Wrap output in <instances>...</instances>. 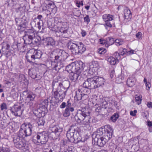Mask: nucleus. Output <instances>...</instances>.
Here are the masks:
<instances>
[{"label": "nucleus", "mask_w": 152, "mask_h": 152, "mask_svg": "<svg viewBox=\"0 0 152 152\" xmlns=\"http://www.w3.org/2000/svg\"><path fill=\"white\" fill-rule=\"evenodd\" d=\"M16 135L22 138L27 137L24 130V129L21 127V126H20V129L18 133V134Z\"/></svg>", "instance_id": "25"}, {"label": "nucleus", "mask_w": 152, "mask_h": 152, "mask_svg": "<svg viewBox=\"0 0 152 152\" xmlns=\"http://www.w3.org/2000/svg\"><path fill=\"white\" fill-rule=\"evenodd\" d=\"M136 37L138 39H142V34L141 32H138L136 35Z\"/></svg>", "instance_id": "51"}, {"label": "nucleus", "mask_w": 152, "mask_h": 152, "mask_svg": "<svg viewBox=\"0 0 152 152\" xmlns=\"http://www.w3.org/2000/svg\"><path fill=\"white\" fill-rule=\"evenodd\" d=\"M99 42H100V43L101 44H106V43H107V39L106 40L102 39H99Z\"/></svg>", "instance_id": "52"}, {"label": "nucleus", "mask_w": 152, "mask_h": 152, "mask_svg": "<svg viewBox=\"0 0 152 152\" xmlns=\"http://www.w3.org/2000/svg\"><path fill=\"white\" fill-rule=\"evenodd\" d=\"M16 24L17 25L19 26L18 28V30H20L22 31V30L21 29L20 24L21 23V18L20 19L18 18H16L15 19Z\"/></svg>", "instance_id": "38"}, {"label": "nucleus", "mask_w": 152, "mask_h": 152, "mask_svg": "<svg viewBox=\"0 0 152 152\" xmlns=\"http://www.w3.org/2000/svg\"><path fill=\"white\" fill-rule=\"evenodd\" d=\"M105 22V24L104 25L105 26H107L110 28L112 27V25L110 23V21H107Z\"/></svg>", "instance_id": "54"}, {"label": "nucleus", "mask_w": 152, "mask_h": 152, "mask_svg": "<svg viewBox=\"0 0 152 152\" xmlns=\"http://www.w3.org/2000/svg\"><path fill=\"white\" fill-rule=\"evenodd\" d=\"M48 7L49 8L50 11H51L53 13L56 12V8L54 4L51 3H49L48 4Z\"/></svg>", "instance_id": "32"}, {"label": "nucleus", "mask_w": 152, "mask_h": 152, "mask_svg": "<svg viewBox=\"0 0 152 152\" xmlns=\"http://www.w3.org/2000/svg\"><path fill=\"white\" fill-rule=\"evenodd\" d=\"M135 79L132 77H129L127 80V84L129 87H132L135 84Z\"/></svg>", "instance_id": "22"}, {"label": "nucleus", "mask_w": 152, "mask_h": 152, "mask_svg": "<svg viewBox=\"0 0 152 152\" xmlns=\"http://www.w3.org/2000/svg\"><path fill=\"white\" fill-rule=\"evenodd\" d=\"M38 111L39 113L41 114L42 116H44L47 113L48 111L47 107L39 104Z\"/></svg>", "instance_id": "18"}, {"label": "nucleus", "mask_w": 152, "mask_h": 152, "mask_svg": "<svg viewBox=\"0 0 152 152\" xmlns=\"http://www.w3.org/2000/svg\"><path fill=\"white\" fill-rule=\"evenodd\" d=\"M106 52V50L104 48H99L97 51V53L99 54H104Z\"/></svg>", "instance_id": "48"}, {"label": "nucleus", "mask_w": 152, "mask_h": 152, "mask_svg": "<svg viewBox=\"0 0 152 152\" xmlns=\"http://www.w3.org/2000/svg\"><path fill=\"white\" fill-rule=\"evenodd\" d=\"M77 132L75 131V129L73 127L71 126L69 130L67 131L66 134V137L69 140H72L73 137L77 134Z\"/></svg>", "instance_id": "13"}, {"label": "nucleus", "mask_w": 152, "mask_h": 152, "mask_svg": "<svg viewBox=\"0 0 152 152\" xmlns=\"http://www.w3.org/2000/svg\"><path fill=\"white\" fill-rule=\"evenodd\" d=\"M21 127L24 129L27 137L31 135L33 126L30 123L28 124H23L21 125Z\"/></svg>", "instance_id": "12"}, {"label": "nucleus", "mask_w": 152, "mask_h": 152, "mask_svg": "<svg viewBox=\"0 0 152 152\" xmlns=\"http://www.w3.org/2000/svg\"><path fill=\"white\" fill-rule=\"evenodd\" d=\"M142 96H138L137 95L135 96V98L136 102L139 105L141 103L142 100Z\"/></svg>", "instance_id": "42"}, {"label": "nucleus", "mask_w": 152, "mask_h": 152, "mask_svg": "<svg viewBox=\"0 0 152 152\" xmlns=\"http://www.w3.org/2000/svg\"><path fill=\"white\" fill-rule=\"evenodd\" d=\"M66 107V103L65 102H63L60 105V107L61 108L63 109Z\"/></svg>", "instance_id": "56"}, {"label": "nucleus", "mask_w": 152, "mask_h": 152, "mask_svg": "<svg viewBox=\"0 0 152 152\" xmlns=\"http://www.w3.org/2000/svg\"><path fill=\"white\" fill-rule=\"evenodd\" d=\"M0 108L1 111H5L7 109V104L4 102L3 103L0 105Z\"/></svg>", "instance_id": "45"}, {"label": "nucleus", "mask_w": 152, "mask_h": 152, "mask_svg": "<svg viewBox=\"0 0 152 152\" xmlns=\"http://www.w3.org/2000/svg\"><path fill=\"white\" fill-rule=\"evenodd\" d=\"M84 97L80 92V89H78L77 91H76V95L75 98H76L77 100H80L82 99L84 100L86 98V97Z\"/></svg>", "instance_id": "21"}, {"label": "nucleus", "mask_w": 152, "mask_h": 152, "mask_svg": "<svg viewBox=\"0 0 152 152\" xmlns=\"http://www.w3.org/2000/svg\"><path fill=\"white\" fill-rule=\"evenodd\" d=\"M48 139V133L45 131H43L37 133L34 137L33 141L34 143L38 145L44 144L47 142Z\"/></svg>", "instance_id": "6"}, {"label": "nucleus", "mask_w": 152, "mask_h": 152, "mask_svg": "<svg viewBox=\"0 0 152 152\" xmlns=\"http://www.w3.org/2000/svg\"><path fill=\"white\" fill-rule=\"evenodd\" d=\"M115 75L114 71V70H113L110 73V76L111 78H112L114 77Z\"/></svg>", "instance_id": "62"}, {"label": "nucleus", "mask_w": 152, "mask_h": 152, "mask_svg": "<svg viewBox=\"0 0 152 152\" xmlns=\"http://www.w3.org/2000/svg\"><path fill=\"white\" fill-rule=\"evenodd\" d=\"M30 25L31 26V28L34 29V28H36L37 27V23L34 20H31L30 23Z\"/></svg>", "instance_id": "49"}, {"label": "nucleus", "mask_w": 152, "mask_h": 152, "mask_svg": "<svg viewBox=\"0 0 152 152\" xmlns=\"http://www.w3.org/2000/svg\"><path fill=\"white\" fill-rule=\"evenodd\" d=\"M68 57V54L65 51L59 49L54 50L50 55V57L54 59L52 62V68L58 71L65 65V59Z\"/></svg>", "instance_id": "2"}, {"label": "nucleus", "mask_w": 152, "mask_h": 152, "mask_svg": "<svg viewBox=\"0 0 152 152\" xmlns=\"http://www.w3.org/2000/svg\"><path fill=\"white\" fill-rule=\"evenodd\" d=\"M88 88H85L83 87V88L81 89H80V92L82 94L85 96H86L90 92V90Z\"/></svg>", "instance_id": "28"}, {"label": "nucleus", "mask_w": 152, "mask_h": 152, "mask_svg": "<svg viewBox=\"0 0 152 152\" xmlns=\"http://www.w3.org/2000/svg\"><path fill=\"white\" fill-rule=\"evenodd\" d=\"M23 106L20 104H15L10 109L12 113L15 116H20L22 115L23 109Z\"/></svg>", "instance_id": "10"}, {"label": "nucleus", "mask_w": 152, "mask_h": 152, "mask_svg": "<svg viewBox=\"0 0 152 152\" xmlns=\"http://www.w3.org/2000/svg\"><path fill=\"white\" fill-rule=\"evenodd\" d=\"M50 130L52 132H54L56 133L57 135H59L62 131L63 129L58 126L57 127L56 126H54L52 127H51Z\"/></svg>", "instance_id": "19"}, {"label": "nucleus", "mask_w": 152, "mask_h": 152, "mask_svg": "<svg viewBox=\"0 0 152 152\" xmlns=\"http://www.w3.org/2000/svg\"><path fill=\"white\" fill-rule=\"evenodd\" d=\"M16 75H17L18 76L19 75V80L21 82H27V80L26 79L25 75L23 74H16L15 73Z\"/></svg>", "instance_id": "34"}, {"label": "nucleus", "mask_w": 152, "mask_h": 152, "mask_svg": "<svg viewBox=\"0 0 152 152\" xmlns=\"http://www.w3.org/2000/svg\"><path fill=\"white\" fill-rule=\"evenodd\" d=\"M26 34L31 35L33 37H35L34 29L31 28V29H28L26 31Z\"/></svg>", "instance_id": "36"}, {"label": "nucleus", "mask_w": 152, "mask_h": 152, "mask_svg": "<svg viewBox=\"0 0 152 152\" xmlns=\"http://www.w3.org/2000/svg\"><path fill=\"white\" fill-rule=\"evenodd\" d=\"M90 83H91V81L90 80V78H88L83 83V87L85 88H88L90 89H91L90 86L91 85H90Z\"/></svg>", "instance_id": "33"}, {"label": "nucleus", "mask_w": 152, "mask_h": 152, "mask_svg": "<svg viewBox=\"0 0 152 152\" xmlns=\"http://www.w3.org/2000/svg\"><path fill=\"white\" fill-rule=\"evenodd\" d=\"M84 21L85 22L87 23H88L90 22V19L89 18V17L88 15H87L84 18Z\"/></svg>", "instance_id": "50"}, {"label": "nucleus", "mask_w": 152, "mask_h": 152, "mask_svg": "<svg viewBox=\"0 0 152 152\" xmlns=\"http://www.w3.org/2000/svg\"><path fill=\"white\" fill-rule=\"evenodd\" d=\"M57 18L51 20H48V28L51 30L56 31L57 36L59 37H66L67 34V30L69 27L66 22H61V26H57L55 25L54 23H53L54 21L55 22L57 20Z\"/></svg>", "instance_id": "4"}, {"label": "nucleus", "mask_w": 152, "mask_h": 152, "mask_svg": "<svg viewBox=\"0 0 152 152\" xmlns=\"http://www.w3.org/2000/svg\"><path fill=\"white\" fill-rule=\"evenodd\" d=\"M115 42L116 43V45L117 46H120L122 45L124 43L123 40L120 39H117L115 40Z\"/></svg>", "instance_id": "46"}, {"label": "nucleus", "mask_w": 152, "mask_h": 152, "mask_svg": "<svg viewBox=\"0 0 152 152\" xmlns=\"http://www.w3.org/2000/svg\"><path fill=\"white\" fill-rule=\"evenodd\" d=\"M70 100H69L66 104V107H69L71 106V103L70 102Z\"/></svg>", "instance_id": "60"}, {"label": "nucleus", "mask_w": 152, "mask_h": 152, "mask_svg": "<svg viewBox=\"0 0 152 152\" xmlns=\"http://www.w3.org/2000/svg\"><path fill=\"white\" fill-rule=\"evenodd\" d=\"M107 43L105 44V47L108 48L109 46L112 45L115 42L114 39L112 37H108L107 38Z\"/></svg>", "instance_id": "30"}, {"label": "nucleus", "mask_w": 152, "mask_h": 152, "mask_svg": "<svg viewBox=\"0 0 152 152\" xmlns=\"http://www.w3.org/2000/svg\"><path fill=\"white\" fill-rule=\"evenodd\" d=\"M95 77L90 78V80L91 81V89H94L97 88V86L96 85L95 81Z\"/></svg>", "instance_id": "26"}, {"label": "nucleus", "mask_w": 152, "mask_h": 152, "mask_svg": "<svg viewBox=\"0 0 152 152\" xmlns=\"http://www.w3.org/2000/svg\"><path fill=\"white\" fill-rule=\"evenodd\" d=\"M90 118L88 119V118H85L83 120H82L79 122H80L82 124L84 125H88L90 124Z\"/></svg>", "instance_id": "39"}, {"label": "nucleus", "mask_w": 152, "mask_h": 152, "mask_svg": "<svg viewBox=\"0 0 152 152\" xmlns=\"http://www.w3.org/2000/svg\"><path fill=\"white\" fill-rule=\"evenodd\" d=\"M66 70L70 73L76 72L75 63H72L66 66Z\"/></svg>", "instance_id": "17"}, {"label": "nucleus", "mask_w": 152, "mask_h": 152, "mask_svg": "<svg viewBox=\"0 0 152 152\" xmlns=\"http://www.w3.org/2000/svg\"><path fill=\"white\" fill-rule=\"evenodd\" d=\"M113 55L115 56L117 59L120 58V54L117 52H115L113 54Z\"/></svg>", "instance_id": "53"}, {"label": "nucleus", "mask_w": 152, "mask_h": 152, "mask_svg": "<svg viewBox=\"0 0 152 152\" xmlns=\"http://www.w3.org/2000/svg\"><path fill=\"white\" fill-rule=\"evenodd\" d=\"M11 52L10 51H9L6 54V56L7 57H8L10 56H11Z\"/></svg>", "instance_id": "64"}, {"label": "nucleus", "mask_w": 152, "mask_h": 152, "mask_svg": "<svg viewBox=\"0 0 152 152\" xmlns=\"http://www.w3.org/2000/svg\"><path fill=\"white\" fill-rule=\"evenodd\" d=\"M146 86V89L147 90H149L151 86V84L150 83L148 82L145 83Z\"/></svg>", "instance_id": "57"}, {"label": "nucleus", "mask_w": 152, "mask_h": 152, "mask_svg": "<svg viewBox=\"0 0 152 152\" xmlns=\"http://www.w3.org/2000/svg\"><path fill=\"white\" fill-rule=\"evenodd\" d=\"M36 96V95L35 94L31 93L28 95L27 98L30 101H33Z\"/></svg>", "instance_id": "40"}, {"label": "nucleus", "mask_w": 152, "mask_h": 152, "mask_svg": "<svg viewBox=\"0 0 152 152\" xmlns=\"http://www.w3.org/2000/svg\"><path fill=\"white\" fill-rule=\"evenodd\" d=\"M48 103L49 101L48 99H42L40 101L39 104L48 107Z\"/></svg>", "instance_id": "37"}, {"label": "nucleus", "mask_w": 152, "mask_h": 152, "mask_svg": "<svg viewBox=\"0 0 152 152\" xmlns=\"http://www.w3.org/2000/svg\"><path fill=\"white\" fill-rule=\"evenodd\" d=\"M119 50L120 54L121 55H123L126 53H127V49H126L122 48H120Z\"/></svg>", "instance_id": "47"}, {"label": "nucleus", "mask_w": 152, "mask_h": 152, "mask_svg": "<svg viewBox=\"0 0 152 152\" xmlns=\"http://www.w3.org/2000/svg\"><path fill=\"white\" fill-rule=\"evenodd\" d=\"M81 34L82 35V37H84L86 35V33L85 31L82 30L81 32Z\"/></svg>", "instance_id": "61"}, {"label": "nucleus", "mask_w": 152, "mask_h": 152, "mask_svg": "<svg viewBox=\"0 0 152 152\" xmlns=\"http://www.w3.org/2000/svg\"><path fill=\"white\" fill-rule=\"evenodd\" d=\"M70 113L68 108L66 107L63 113V116L64 117H68L70 115Z\"/></svg>", "instance_id": "43"}, {"label": "nucleus", "mask_w": 152, "mask_h": 152, "mask_svg": "<svg viewBox=\"0 0 152 152\" xmlns=\"http://www.w3.org/2000/svg\"><path fill=\"white\" fill-rule=\"evenodd\" d=\"M107 61L112 65H114L116 63V59L112 56L108 58Z\"/></svg>", "instance_id": "35"}, {"label": "nucleus", "mask_w": 152, "mask_h": 152, "mask_svg": "<svg viewBox=\"0 0 152 152\" xmlns=\"http://www.w3.org/2000/svg\"><path fill=\"white\" fill-rule=\"evenodd\" d=\"M113 130L109 125L104 126V129L100 128L96 132L92 135V138L97 142V145L100 147L103 146L112 137Z\"/></svg>", "instance_id": "1"}, {"label": "nucleus", "mask_w": 152, "mask_h": 152, "mask_svg": "<svg viewBox=\"0 0 152 152\" xmlns=\"http://www.w3.org/2000/svg\"><path fill=\"white\" fill-rule=\"evenodd\" d=\"M147 106L149 108H152V102H148Z\"/></svg>", "instance_id": "63"}, {"label": "nucleus", "mask_w": 152, "mask_h": 152, "mask_svg": "<svg viewBox=\"0 0 152 152\" xmlns=\"http://www.w3.org/2000/svg\"><path fill=\"white\" fill-rule=\"evenodd\" d=\"M4 124V122L3 121L2 122H1L0 124V128L2 129H4L7 126L6 125Z\"/></svg>", "instance_id": "55"}, {"label": "nucleus", "mask_w": 152, "mask_h": 152, "mask_svg": "<svg viewBox=\"0 0 152 152\" xmlns=\"http://www.w3.org/2000/svg\"><path fill=\"white\" fill-rule=\"evenodd\" d=\"M21 28H25L28 25V19L25 16H23L21 18Z\"/></svg>", "instance_id": "20"}, {"label": "nucleus", "mask_w": 152, "mask_h": 152, "mask_svg": "<svg viewBox=\"0 0 152 152\" xmlns=\"http://www.w3.org/2000/svg\"><path fill=\"white\" fill-rule=\"evenodd\" d=\"M107 104V102L105 101H103V102H102V106L103 107H106V105Z\"/></svg>", "instance_id": "59"}, {"label": "nucleus", "mask_w": 152, "mask_h": 152, "mask_svg": "<svg viewBox=\"0 0 152 152\" xmlns=\"http://www.w3.org/2000/svg\"><path fill=\"white\" fill-rule=\"evenodd\" d=\"M77 134L78 136H77V134H75V135L72 139V140L71 141H72L75 143H77L80 142V144H81V142L82 141L81 140V137L79 136V134L78 133H77Z\"/></svg>", "instance_id": "27"}, {"label": "nucleus", "mask_w": 152, "mask_h": 152, "mask_svg": "<svg viewBox=\"0 0 152 152\" xmlns=\"http://www.w3.org/2000/svg\"><path fill=\"white\" fill-rule=\"evenodd\" d=\"M118 114L115 113L111 117L110 119L113 122H115L118 118Z\"/></svg>", "instance_id": "44"}, {"label": "nucleus", "mask_w": 152, "mask_h": 152, "mask_svg": "<svg viewBox=\"0 0 152 152\" xmlns=\"http://www.w3.org/2000/svg\"><path fill=\"white\" fill-rule=\"evenodd\" d=\"M80 145H81V147H83V148H82L83 151H87L89 150V147L87 145L86 141H81Z\"/></svg>", "instance_id": "31"}, {"label": "nucleus", "mask_w": 152, "mask_h": 152, "mask_svg": "<svg viewBox=\"0 0 152 152\" xmlns=\"http://www.w3.org/2000/svg\"><path fill=\"white\" fill-rule=\"evenodd\" d=\"M76 72L80 73L84 69L83 68L84 64L81 61H78L75 63Z\"/></svg>", "instance_id": "14"}, {"label": "nucleus", "mask_w": 152, "mask_h": 152, "mask_svg": "<svg viewBox=\"0 0 152 152\" xmlns=\"http://www.w3.org/2000/svg\"><path fill=\"white\" fill-rule=\"evenodd\" d=\"M13 141L15 146L17 148L23 149L26 145L25 140L18 136H14Z\"/></svg>", "instance_id": "8"}, {"label": "nucleus", "mask_w": 152, "mask_h": 152, "mask_svg": "<svg viewBox=\"0 0 152 152\" xmlns=\"http://www.w3.org/2000/svg\"><path fill=\"white\" fill-rule=\"evenodd\" d=\"M112 15L110 14H104L102 16L103 19L105 22L112 20Z\"/></svg>", "instance_id": "29"}, {"label": "nucleus", "mask_w": 152, "mask_h": 152, "mask_svg": "<svg viewBox=\"0 0 152 152\" xmlns=\"http://www.w3.org/2000/svg\"><path fill=\"white\" fill-rule=\"evenodd\" d=\"M90 112L87 110H77L75 116V118L77 122H79L85 118H89Z\"/></svg>", "instance_id": "7"}, {"label": "nucleus", "mask_w": 152, "mask_h": 152, "mask_svg": "<svg viewBox=\"0 0 152 152\" xmlns=\"http://www.w3.org/2000/svg\"><path fill=\"white\" fill-rule=\"evenodd\" d=\"M134 50H131L128 51H127V55H131L134 53Z\"/></svg>", "instance_id": "58"}, {"label": "nucleus", "mask_w": 152, "mask_h": 152, "mask_svg": "<svg viewBox=\"0 0 152 152\" xmlns=\"http://www.w3.org/2000/svg\"><path fill=\"white\" fill-rule=\"evenodd\" d=\"M38 40L39 41H42L45 47L49 48L50 46H53L55 44V42L52 37H48L44 38L43 37H38Z\"/></svg>", "instance_id": "9"}, {"label": "nucleus", "mask_w": 152, "mask_h": 152, "mask_svg": "<svg viewBox=\"0 0 152 152\" xmlns=\"http://www.w3.org/2000/svg\"><path fill=\"white\" fill-rule=\"evenodd\" d=\"M45 121L43 118H41L38 119L37 121V123L39 126H43L44 125Z\"/></svg>", "instance_id": "41"}, {"label": "nucleus", "mask_w": 152, "mask_h": 152, "mask_svg": "<svg viewBox=\"0 0 152 152\" xmlns=\"http://www.w3.org/2000/svg\"><path fill=\"white\" fill-rule=\"evenodd\" d=\"M124 17L126 19H131L132 17V14L130 10L127 8H126L124 10Z\"/></svg>", "instance_id": "24"}, {"label": "nucleus", "mask_w": 152, "mask_h": 152, "mask_svg": "<svg viewBox=\"0 0 152 152\" xmlns=\"http://www.w3.org/2000/svg\"><path fill=\"white\" fill-rule=\"evenodd\" d=\"M95 81L96 85L97 86V88L100 87L104 84V79L102 77L96 78Z\"/></svg>", "instance_id": "23"}, {"label": "nucleus", "mask_w": 152, "mask_h": 152, "mask_svg": "<svg viewBox=\"0 0 152 152\" xmlns=\"http://www.w3.org/2000/svg\"><path fill=\"white\" fill-rule=\"evenodd\" d=\"M34 37L26 34L23 36V39L24 43L26 44H30L33 43V41L35 39Z\"/></svg>", "instance_id": "15"}, {"label": "nucleus", "mask_w": 152, "mask_h": 152, "mask_svg": "<svg viewBox=\"0 0 152 152\" xmlns=\"http://www.w3.org/2000/svg\"><path fill=\"white\" fill-rule=\"evenodd\" d=\"M42 53L40 50H36L34 51L33 55H31V58H29L28 56H26L27 61L30 63L33 62L35 60L41 58Z\"/></svg>", "instance_id": "11"}, {"label": "nucleus", "mask_w": 152, "mask_h": 152, "mask_svg": "<svg viewBox=\"0 0 152 152\" xmlns=\"http://www.w3.org/2000/svg\"><path fill=\"white\" fill-rule=\"evenodd\" d=\"M73 72L70 74L69 75V79L72 81L75 82L80 77V73L77 72Z\"/></svg>", "instance_id": "16"}, {"label": "nucleus", "mask_w": 152, "mask_h": 152, "mask_svg": "<svg viewBox=\"0 0 152 152\" xmlns=\"http://www.w3.org/2000/svg\"><path fill=\"white\" fill-rule=\"evenodd\" d=\"M70 49L72 53L75 55L81 54L86 50V46L81 42H70Z\"/></svg>", "instance_id": "5"}, {"label": "nucleus", "mask_w": 152, "mask_h": 152, "mask_svg": "<svg viewBox=\"0 0 152 152\" xmlns=\"http://www.w3.org/2000/svg\"><path fill=\"white\" fill-rule=\"evenodd\" d=\"M69 84L68 82H64L63 83L56 81L53 82L52 92L53 93L55 98L58 99L59 101H62L64 98L69 87Z\"/></svg>", "instance_id": "3"}]
</instances>
